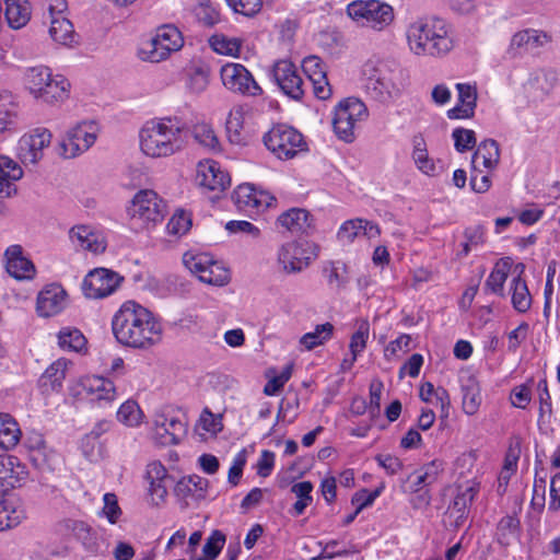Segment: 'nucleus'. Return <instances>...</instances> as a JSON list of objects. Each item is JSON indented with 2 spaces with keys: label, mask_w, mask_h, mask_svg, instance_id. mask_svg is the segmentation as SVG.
<instances>
[{
  "label": "nucleus",
  "mask_w": 560,
  "mask_h": 560,
  "mask_svg": "<svg viewBox=\"0 0 560 560\" xmlns=\"http://www.w3.org/2000/svg\"><path fill=\"white\" fill-rule=\"evenodd\" d=\"M69 395L77 401H86L97 406L112 404L116 397V386L104 376L84 375L69 384Z\"/></svg>",
  "instance_id": "nucleus-8"
},
{
  "label": "nucleus",
  "mask_w": 560,
  "mask_h": 560,
  "mask_svg": "<svg viewBox=\"0 0 560 560\" xmlns=\"http://www.w3.org/2000/svg\"><path fill=\"white\" fill-rule=\"evenodd\" d=\"M198 279L211 285L222 287L229 282L230 271L222 264L211 259L209 267Z\"/></svg>",
  "instance_id": "nucleus-52"
},
{
  "label": "nucleus",
  "mask_w": 560,
  "mask_h": 560,
  "mask_svg": "<svg viewBox=\"0 0 560 560\" xmlns=\"http://www.w3.org/2000/svg\"><path fill=\"white\" fill-rule=\"evenodd\" d=\"M452 138L456 151L460 153L471 150L477 142L475 131L466 128H455Z\"/></svg>",
  "instance_id": "nucleus-57"
},
{
  "label": "nucleus",
  "mask_w": 560,
  "mask_h": 560,
  "mask_svg": "<svg viewBox=\"0 0 560 560\" xmlns=\"http://www.w3.org/2000/svg\"><path fill=\"white\" fill-rule=\"evenodd\" d=\"M122 277L107 268L91 270L83 280V292L89 299H103L113 294L120 285Z\"/></svg>",
  "instance_id": "nucleus-18"
},
{
  "label": "nucleus",
  "mask_w": 560,
  "mask_h": 560,
  "mask_svg": "<svg viewBox=\"0 0 560 560\" xmlns=\"http://www.w3.org/2000/svg\"><path fill=\"white\" fill-rule=\"evenodd\" d=\"M25 517V511L20 504L0 498V532L18 526Z\"/></svg>",
  "instance_id": "nucleus-41"
},
{
  "label": "nucleus",
  "mask_w": 560,
  "mask_h": 560,
  "mask_svg": "<svg viewBox=\"0 0 560 560\" xmlns=\"http://www.w3.org/2000/svg\"><path fill=\"white\" fill-rule=\"evenodd\" d=\"M101 133V126L95 120H82L71 126L59 143L57 153L63 159H74L90 150Z\"/></svg>",
  "instance_id": "nucleus-9"
},
{
  "label": "nucleus",
  "mask_w": 560,
  "mask_h": 560,
  "mask_svg": "<svg viewBox=\"0 0 560 560\" xmlns=\"http://www.w3.org/2000/svg\"><path fill=\"white\" fill-rule=\"evenodd\" d=\"M167 212L166 202L151 189H142V228L161 223Z\"/></svg>",
  "instance_id": "nucleus-28"
},
{
  "label": "nucleus",
  "mask_w": 560,
  "mask_h": 560,
  "mask_svg": "<svg viewBox=\"0 0 560 560\" xmlns=\"http://www.w3.org/2000/svg\"><path fill=\"white\" fill-rule=\"evenodd\" d=\"M52 133L48 128L36 127L23 133L18 141L16 155L24 165H36L50 145Z\"/></svg>",
  "instance_id": "nucleus-17"
},
{
  "label": "nucleus",
  "mask_w": 560,
  "mask_h": 560,
  "mask_svg": "<svg viewBox=\"0 0 560 560\" xmlns=\"http://www.w3.org/2000/svg\"><path fill=\"white\" fill-rule=\"evenodd\" d=\"M98 516L106 518L112 525L119 522L122 516V511L118 504V499L115 493L107 492L103 495V508L98 512Z\"/></svg>",
  "instance_id": "nucleus-53"
},
{
  "label": "nucleus",
  "mask_w": 560,
  "mask_h": 560,
  "mask_svg": "<svg viewBox=\"0 0 560 560\" xmlns=\"http://www.w3.org/2000/svg\"><path fill=\"white\" fill-rule=\"evenodd\" d=\"M49 18V36L55 44L73 47L78 43L71 21L65 15L68 3L66 0H47Z\"/></svg>",
  "instance_id": "nucleus-16"
},
{
  "label": "nucleus",
  "mask_w": 560,
  "mask_h": 560,
  "mask_svg": "<svg viewBox=\"0 0 560 560\" xmlns=\"http://www.w3.org/2000/svg\"><path fill=\"white\" fill-rule=\"evenodd\" d=\"M409 50L418 57H443L454 48L451 25L438 16H422L406 28Z\"/></svg>",
  "instance_id": "nucleus-1"
},
{
  "label": "nucleus",
  "mask_w": 560,
  "mask_h": 560,
  "mask_svg": "<svg viewBox=\"0 0 560 560\" xmlns=\"http://www.w3.org/2000/svg\"><path fill=\"white\" fill-rule=\"evenodd\" d=\"M161 339V323L149 310L142 307V348L156 345Z\"/></svg>",
  "instance_id": "nucleus-45"
},
{
  "label": "nucleus",
  "mask_w": 560,
  "mask_h": 560,
  "mask_svg": "<svg viewBox=\"0 0 560 560\" xmlns=\"http://www.w3.org/2000/svg\"><path fill=\"white\" fill-rule=\"evenodd\" d=\"M28 479L27 467L15 456L0 455V492L20 488Z\"/></svg>",
  "instance_id": "nucleus-22"
},
{
  "label": "nucleus",
  "mask_w": 560,
  "mask_h": 560,
  "mask_svg": "<svg viewBox=\"0 0 560 560\" xmlns=\"http://www.w3.org/2000/svg\"><path fill=\"white\" fill-rule=\"evenodd\" d=\"M319 255V246L310 240L284 242L279 246L276 261L281 272L296 275L307 269Z\"/></svg>",
  "instance_id": "nucleus-6"
},
{
  "label": "nucleus",
  "mask_w": 560,
  "mask_h": 560,
  "mask_svg": "<svg viewBox=\"0 0 560 560\" xmlns=\"http://www.w3.org/2000/svg\"><path fill=\"white\" fill-rule=\"evenodd\" d=\"M232 198L236 208L248 215L259 214L276 201L269 192L258 190L250 184L238 185Z\"/></svg>",
  "instance_id": "nucleus-19"
},
{
  "label": "nucleus",
  "mask_w": 560,
  "mask_h": 560,
  "mask_svg": "<svg viewBox=\"0 0 560 560\" xmlns=\"http://www.w3.org/2000/svg\"><path fill=\"white\" fill-rule=\"evenodd\" d=\"M277 224L291 233H303L312 226V218L305 209L292 208L278 217Z\"/></svg>",
  "instance_id": "nucleus-34"
},
{
  "label": "nucleus",
  "mask_w": 560,
  "mask_h": 560,
  "mask_svg": "<svg viewBox=\"0 0 560 560\" xmlns=\"http://www.w3.org/2000/svg\"><path fill=\"white\" fill-rule=\"evenodd\" d=\"M362 73L366 94L381 104L394 103L405 89V71L396 60L370 59Z\"/></svg>",
  "instance_id": "nucleus-2"
},
{
  "label": "nucleus",
  "mask_w": 560,
  "mask_h": 560,
  "mask_svg": "<svg viewBox=\"0 0 560 560\" xmlns=\"http://www.w3.org/2000/svg\"><path fill=\"white\" fill-rule=\"evenodd\" d=\"M207 486V480L197 476L183 477L177 483V491L183 495L192 494L197 491H202Z\"/></svg>",
  "instance_id": "nucleus-61"
},
{
  "label": "nucleus",
  "mask_w": 560,
  "mask_h": 560,
  "mask_svg": "<svg viewBox=\"0 0 560 560\" xmlns=\"http://www.w3.org/2000/svg\"><path fill=\"white\" fill-rule=\"evenodd\" d=\"M209 45L217 54L237 57L241 51L242 42L236 37L214 34L209 38Z\"/></svg>",
  "instance_id": "nucleus-47"
},
{
  "label": "nucleus",
  "mask_w": 560,
  "mask_h": 560,
  "mask_svg": "<svg viewBox=\"0 0 560 560\" xmlns=\"http://www.w3.org/2000/svg\"><path fill=\"white\" fill-rule=\"evenodd\" d=\"M362 219H353L346 221L338 231V238L342 243H351L361 235Z\"/></svg>",
  "instance_id": "nucleus-63"
},
{
  "label": "nucleus",
  "mask_w": 560,
  "mask_h": 560,
  "mask_svg": "<svg viewBox=\"0 0 560 560\" xmlns=\"http://www.w3.org/2000/svg\"><path fill=\"white\" fill-rule=\"evenodd\" d=\"M524 270L525 266L523 264L515 266L517 273L512 279L510 288L512 292V305L520 313L527 312L532 305V295L525 280L521 277Z\"/></svg>",
  "instance_id": "nucleus-35"
},
{
  "label": "nucleus",
  "mask_w": 560,
  "mask_h": 560,
  "mask_svg": "<svg viewBox=\"0 0 560 560\" xmlns=\"http://www.w3.org/2000/svg\"><path fill=\"white\" fill-rule=\"evenodd\" d=\"M267 150L279 160H290L306 150L302 133L285 124L273 125L264 136Z\"/></svg>",
  "instance_id": "nucleus-10"
},
{
  "label": "nucleus",
  "mask_w": 560,
  "mask_h": 560,
  "mask_svg": "<svg viewBox=\"0 0 560 560\" xmlns=\"http://www.w3.org/2000/svg\"><path fill=\"white\" fill-rule=\"evenodd\" d=\"M211 259L212 258L209 255L203 254V253H200V254L185 253L183 256V262H184L185 267L191 273L196 275L198 278L203 272V270H207Z\"/></svg>",
  "instance_id": "nucleus-58"
},
{
  "label": "nucleus",
  "mask_w": 560,
  "mask_h": 560,
  "mask_svg": "<svg viewBox=\"0 0 560 560\" xmlns=\"http://www.w3.org/2000/svg\"><path fill=\"white\" fill-rule=\"evenodd\" d=\"M500 161V148L495 140L481 141L472 154L471 165L495 170Z\"/></svg>",
  "instance_id": "nucleus-37"
},
{
  "label": "nucleus",
  "mask_w": 560,
  "mask_h": 560,
  "mask_svg": "<svg viewBox=\"0 0 560 560\" xmlns=\"http://www.w3.org/2000/svg\"><path fill=\"white\" fill-rule=\"evenodd\" d=\"M460 389H462V407L463 411L467 416H474L478 412L482 397L480 385L477 378L472 375L460 377Z\"/></svg>",
  "instance_id": "nucleus-32"
},
{
  "label": "nucleus",
  "mask_w": 560,
  "mask_h": 560,
  "mask_svg": "<svg viewBox=\"0 0 560 560\" xmlns=\"http://www.w3.org/2000/svg\"><path fill=\"white\" fill-rule=\"evenodd\" d=\"M117 419L127 427L140 424V407L133 399L125 401L117 411Z\"/></svg>",
  "instance_id": "nucleus-55"
},
{
  "label": "nucleus",
  "mask_w": 560,
  "mask_h": 560,
  "mask_svg": "<svg viewBox=\"0 0 560 560\" xmlns=\"http://www.w3.org/2000/svg\"><path fill=\"white\" fill-rule=\"evenodd\" d=\"M346 13L357 25L381 33L395 21L394 8L383 0H353Z\"/></svg>",
  "instance_id": "nucleus-4"
},
{
  "label": "nucleus",
  "mask_w": 560,
  "mask_h": 560,
  "mask_svg": "<svg viewBox=\"0 0 560 560\" xmlns=\"http://www.w3.org/2000/svg\"><path fill=\"white\" fill-rule=\"evenodd\" d=\"M4 3L5 19L11 28L20 30L30 22L32 16L30 0H4Z\"/></svg>",
  "instance_id": "nucleus-36"
},
{
  "label": "nucleus",
  "mask_w": 560,
  "mask_h": 560,
  "mask_svg": "<svg viewBox=\"0 0 560 560\" xmlns=\"http://www.w3.org/2000/svg\"><path fill=\"white\" fill-rule=\"evenodd\" d=\"M21 439V430L15 419L9 413H0V447L13 448Z\"/></svg>",
  "instance_id": "nucleus-43"
},
{
  "label": "nucleus",
  "mask_w": 560,
  "mask_h": 560,
  "mask_svg": "<svg viewBox=\"0 0 560 560\" xmlns=\"http://www.w3.org/2000/svg\"><path fill=\"white\" fill-rule=\"evenodd\" d=\"M246 109L244 106L233 107L226 119V135L232 144L242 145L247 142L248 133L245 128Z\"/></svg>",
  "instance_id": "nucleus-33"
},
{
  "label": "nucleus",
  "mask_w": 560,
  "mask_h": 560,
  "mask_svg": "<svg viewBox=\"0 0 560 560\" xmlns=\"http://www.w3.org/2000/svg\"><path fill=\"white\" fill-rule=\"evenodd\" d=\"M411 144V160L416 168L423 175L436 176L440 173V167L435 160L430 156L424 137L422 135L413 136Z\"/></svg>",
  "instance_id": "nucleus-30"
},
{
  "label": "nucleus",
  "mask_w": 560,
  "mask_h": 560,
  "mask_svg": "<svg viewBox=\"0 0 560 560\" xmlns=\"http://www.w3.org/2000/svg\"><path fill=\"white\" fill-rule=\"evenodd\" d=\"M196 140L206 148L215 150L219 148V139L214 130L208 125H200L195 128Z\"/></svg>",
  "instance_id": "nucleus-64"
},
{
  "label": "nucleus",
  "mask_w": 560,
  "mask_h": 560,
  "mask_svg": "<svg viewBox=\"0 0 560 560\" xmlns=\"http://www.w3.org/2000/svg\"><path fill=\"white\" fill-rule=\"evenodd\" d=\"M140 307L135 301L125 302L113 318V332L126 347H140Z\"/></svg>",
  "instance_id": "nucleus-14"
},
{
  "label": "nucleus",
  "mask_w": 560,
  "mask_h": 560,
  "mask_svg": "<svg viewBox=\"0 0 560 560\" xmlns=\"http://www.w3.org/2000/svg\"><path fill=\"white\" fill-rule=\"evenodd\" d=\"M222 85L234 94L243 96H260L261 86L256 82L250 71L242 63L226 62L220 69Z\"/></svg>",
  "instance_id": "nucleus-15"
},
{
  "label": "nucleus",
  "mask_w": 560,
  "mask_h": 560,
  "mask_svg": "<svg viewBox=\"0 0 560 560\" xmlns=\"http://www.w3.org/2000/svg\"><path fill=\"white\" fill-rule=\"evenodd\" d=\"M5 269L16 280H31L36 273L34 264L23 254L20 245H11L4 253Z\"/></svg>",
  "instance_id": "nucleus-26"
},
{
  "label": "nucleus",
  "mask_w": 560,
  "mask_h": 560,
  "mask_svg": "<svg viewBox=\"0 0 560 560\" xmlns=\"http://www.w3.org/2000/svg\"><path fill=\"white\" fill-rule=\"evenodd\" d=\"M273 78L287 96L295 101L303 97L304 82L293 62L287 59L277 61L273 66Z\"/></svg>",
  "instance_id": "nucleus-20"
},
{
  "label": "nucleus",
  "mask_w": 560,
  "mask_h": 560,
  "mask_svg": "<svg viewBox=\"0 0 560 560\" xmlns=\"http://www.w3.org/2000/svg\"><path fill=\"white\" fill-rule=\"evenodd\" d=\"M180 128L172 119L149 120L142 126V153L152 158L173 154Z\"/></svg>",
  "instance_id": "nucleus-5"
},
{
  "label": "nucleus",
  "mask_w": 560,
  "mask_h": 560,
  "mask_svg": "<svg viewBox=\"0 0 560 560\" xmlns=\"http://www.w3.org/2000/svg\"><path fill=\"white\" fill-rule=\"evenodd\" d=\"M520 532V520L513 515L503 516L497 526V536L501 545H510L516 539Z\"/></svg>",
  "instance_id": "nucleus-51"
},
{
  "label": "nucleus",
  "mask_w": 560,
  "mask_h": 560,
  "mask_svg": "<svg viewBox=\"0 0 560 560\" xmlns=\"http://www.w3.org/2000/svg\"><path fill=\"white\" fill-rule=\"evenodd\" d=\"M70 238L81 249L93 254L103 253L106 248L104 235L89 225L73 226L70 230Z\"/></svg>",
  "instance_id": "nucleus-29"
},
{
  "label": "nucleus",
  "mask_w": 560,
  "mask_h": 560,
  "mask_svg": "<svg viewBox=\"0 0 560 560\" xmlns=\"http://www.w3.org/2000/svg\"><path fill=\"white\" fill-rule=\"evenodd\" d=\"M493 170H487L481 166L471 165L470 187L475 192L482 194L491 187V175Z\"/></svg>",
  "instance_id": "nucleus-54"
},
{
  "label": "nucleus",
  "mask_w": 560,
  "mask_h": 560,
  "mask_svg": "<svg viewBox=\"0 0 560 560\" xmlns=\"http://www.w3.org/2000/svg\"><path fill=\"white\" fill-rule=\"evenodd\" d=\"M19 114V105L7 92L0 93V133L14 128Z\"/></svg>",
  "instance_id": "nucleus-42"
},
{
  "label": "nucleus",
  "mask_w": 560,
  "mask_h": 560,
  "mask_svg": "<svg viewBox=\"0 0 560 560\" xmlns=\"http://www.w3.org/2000/svg\"><path fill=\"white\" fill-rule=\"evenodd\" d=\"M23 84L36 102L49 106L66 102L71 93L69 79L46 66L27 68L23 75Z\"/></svg>",
  "instance_id": "nucleus-3"
},
{
  "label": "nucleus",
  "mask_w": 560,
  "mask_h": 560,
  "mask_svg": "<svg viewBox=\"0 0 560 560\" xmlns=\"http://www.w3.org/2000/svg\"><path fill=\"white\" fill-rule=\"evenodd\" d=\"M512 261L509 257L501 258L495 262L485 282V289L493 294L504 295V283L511 271Z\"/></svg>",
  "instance_id": "nucleus-38"
},
{
  "label": "nucleus",
  "mask_w": 560,
  "mask_h": 560,
  "mask_svg": "<svg viewBox=\"0 0 560 560\" xmlns=\"http://www.w3.org/2000/svg\"><path fill=\"white\" fill-rule=\"evenodd\" d=\"M479 492V485L467 481L456 489V494L448 506L452 516L455 517V525L460 526L467 518L469 508Z\"/></svg>",
  "instance_id": "nucleus-27"
},
{
  "label": "nucleus",
  "mask_w": 560,
  "mask_h": 560,
  "mask_svg": "<svg viewBox=\"0 0 560 560\" xmlns=\"http://www.w3.org/2000/svg\"><path fill=\"white\" fill-rule=\"evenodd\" d=\"M549 40L550 37L542 31L524 30L513 35L511 47L524 48L528 51L545 46Z\"/></svg>",
  "instance_id": "nucleus-40"
},
{
  "label": "nucleus",
  "mask_w": 560,
  "mask_h": 560,
  "mask_svg": "<svg viewBox=\"0 0 560 560\" xmlns=\"http://www.w3.org/2000/svg\"><path fill=\"white\" fill-rule=\"evenodd\" d=\"M148 425L150 439L162 446L177 445L187 434V423L170 406L154 410Z\"/></svg>",
  "instance_id": "nucleus-7"
},
{
  "label": "nucleus",
  "mask_w": 560,
  "mask_h": 560,
  "mask_svg": "<svg viewBox=\"0 0 560 560\" xmlns=\"http://www.w3.org/2000/svg\"><path fill=\"white\" fill-rule=\"evenodd\" d=\"M226 4L236 13L246 16L256 15L262 8L261 0H225Z\"/></svg>",
  "instance_id": "nucleus-62"
},
{
  "label": "nucleus",
  "mask_w": 560,
  "mask_h": 560,
  "mask_svg": "<svg viewBox=\"0 0 560 560\" xmlns=\"http://www.w3.org/2000/svg\"><path fill=\"white\" fill-rule=\"evenodd\" d=\"M369 116L365 104L355 97L341 101L334 110L332 127L336 136L345 141L354 140V129Z\"/></svg>",
  "instance_id": "nucleus-13"
},
{
  "label": "nucleus",
  "mask_w": 560,
  "mask_h": 560,
  "mask_svg": "<svg viewBox=\"0 0 560 560\" xmlns=\"http://www.w3.org/2000/svg\"><path fill=\"white\" fill-rule=\"evenodd\" d=\"M411 337L407 334H401L395 340L390 341L384 349V357L386 360H395L400 358L401 354L410 351Z\"/></svg>",
  "instance_id": "nucleus-56"
},
{
  "label": "nucleus",
  "mask_w": 560,
  "mask_h": 560,
  "mask_svg": "<svg viewBox=\"0 0 560 560\" xmlns=\"http://www.w3.org/2000/svg\"><path fill=\"white\" fill-rule=\"evenodd\" d=\"M556 75L553 72L537 71L527 82V92L535 100L542 101L553 90Z\"/></svg>",
  "instance_id": "nucleus-39"
},
{
  "label": "nucleus",
  "mask_w": 560,
  "mask_h": 560,
  "mask_svg": "<svg viewBox=\"0 0 560 560\" xmlns=\"http://www.w3.org/2000/svg\"><path fill=\"white\" fill-rule=\"evenodd\" d=\"M68 305V294L58 283L45 285L37 294L36 312L40 317L59 315Z\"/></svg>",
  "instance_id": "nucleus-21"
},
{
  "label": "nucleus",
  "mask_w": 560,
  "mask_h": 560,
  "mask_svg": "<svg viewBox=\"0 0 560 560\" xmlns=\"http://www.w3.org/2000/svg\"><path fill=\"white\" fill-rule=\"evenodd\" d=\"M184 46L182 32L172 24H165L155 30L154 35L142 48V60L161 62L179 51Z\"/></svg>",
  "instance_id": "nucleus-12"
},
{
  "label": "nucleus",
  "mask_w": 560,
  "mask_h": 560,
  "mask_svg": "<svg viewBox=\"0 0 560 560\" xmlns=\"http://www.w3.org/2000/svg\"><path fill=\"white\" fill-rule=\"evenodd\" d=\"M334 329V325L330 323L316 325L313 331L306 332L300 338V345L307 351L313 350L330 340Z\"/></svg>",
  "instance_id": "nucleus-46"
},
{
  "label": "nucleus",
  "mask_w": 560,
  "mask_h": 560,
  "mask_svg": "<svg viewBox=\"0 0 560 560\" xmlns=\"http://www.w3.org/2000/svg\"><path fill=\"white\" fill-rule=\"evenodd\" d=\"M302 68L313 85L314 94L319 100H327L331 95L325 66L317 56H308L303 59Z\"/></svg>",
  "instance_id": "nucleus-25"
},
{
  "label": "nucleus",
  "mask_w": 560,
  "mask_h": 560,
  "mask_svg": "<svg viewBox=\"0 0 560 560\" xmlns=\"http://www.w3.org/2000/svg\"><path fill=\"white\" fill-rule=\"evenodd\" d=\"M191 224L192 221L190 213L183 209H178L168 220L166 224V232L175 238H180L189 232Z\"/></svg>",
  "instance_id": "nucleus-50"
},
{
  "label": "nucleus",
  "mask_w": 560,
  "mask_h": 560,
  "mask_svg": "<svg viewBox=\"0 0 560 560\" xmlns=\"http://www.w3.org/2000/svg\"><path fill=\"white\" fill-rule=\"evenodd\" d=\"M173 482L172 475L161 462L149 463L142 476V500L151 508L162 506Z\"/></svg>",
  "instance_id": "nucleus-11"
},
{
  "label": "nucleus",
  "mask_w": 560,
  "mask_h": 560,
  "mask_svg": "<svg viewBox=\"0 0 560 560\" xmlns=\"http://www.w3.org/2000/svg\"><path fill=\"white\" fill-rule=\"evenodd\" d=\"M58 346L63 351L81 352L86 347L84 335L74 327H63L57 335Z\"/></svg>",
  "instance_id": "nucleus-44"
},
{
  "label": "nucleus",
  "mask_w": 560,
  "mask_h": 560,
  "mask_svg": "<svg viewBox=\"0 0 560 560\" xmlns=\"http://www.w3.org/2000/svg\"><path fill=\"white\" fill-rule=\"evenodd\" d=\"M225 544V536L220 530H213L203 545L202 552L205 559L213 560L221 552Z\"/></svg>",
  "instance_id": "nucleus-59"
},
{
  "label": "nucleus",
  "mask_w": 560,
  "mask_h": 560,
  "mask_svg": "<svg viewBox=\"0 0 560 560\" xmlns=\"http://www.w3.org/2000/svg\"><path fill=\"white\" fill-rule=\"evenodd\" d=\"M71 365L72 362L66 358H59L48 365L38 380L42 394L49 396L60 393Z\"/></svg>",
  "instance_id": "nucleus-24"
},
{
  "label": "nucleus",
  "mask_w": 560,
  "mask_h": 560,
  "mask_svg": "<svg viewBox=\"0 0 560 560\" xmlns=\"http://www.w3.org/2000/svg\"><path fill=\"white\" fill-rule=\"evenodd\" d=\"M192 13L197 21L203 26L211 27L221 21V15L218 5L209 0H203L197 3Z\"/></svg>",
  "instance_id": "nucleus-48"
},
{
  "label": "nucleus",
  "mask_w": 560,
  "mask_h": 560,
  "mask_svg": "<svg viewBox=\"0 0 560 560\" xmlns=\"http://www.w3.org/2000/svg\"><path fill=\"white\" fill-rule=\"evenodd\" d=\"M370 336V325L368 320H361L355 331L352 334L349 349L351 352L350 365L357 361L358 355H360L366 348V342Z\"/></svg>",
  "instance_id": "nucleus-49"
},
{
  "label": "nucleus",
  "mask_w": 560,
  "mask_h": 560,
  "mask_svg": "<svg viewBox=\"0 0 560 560\" xmlns=\"http://www.w3.org/2000/svg\"><path fill=\"white\" fill-rule=\"evenodd\" d=\"M209 85L208 72L201 68H196L189 75L187 81V89L190 93L201 94Z\"/></svg>",
  "instance_id": "nucleus-60"
},
{
  "label": "nucleus",
  "mask_w": 560,
  "mask_h": 560,
  "mask_svg": "<svg viewBox=\"0 0 560 560\" xmlns=\"http://www.w3.org/2000/svg\"><path fill=\"white\" fill-rule=\"evenodd\" d=\"M23 177V170L9 156L0 155V198L11 197L15 192L14 183Z\"/></svg>",
  "instance_id": "nucleus-31"
},
{
  "label": "nucleus",
  "mask_w": 560,
  "mask_h": 560,
  "mask_svg": "<svg viewBox=\"0 0 560 560\" xmlns=\"http://www.w3.org/2000/svg\"><path fill=\"white\" fill-rule=\"evenodd\" d=\"M196 182L212 191H223L231 184L230 175L214 160H203L197 165Z\"/></svg>",
  "instance_id": "nucleus-23"
}]
</instances>
